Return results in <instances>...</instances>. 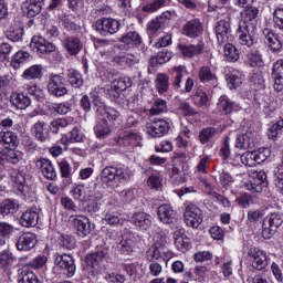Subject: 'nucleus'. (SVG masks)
Returning a JSON list of instances; mask_svg holds the SVG:
<instances>
[{
  "instance_id": "obj_60",
  "label": "nucleus",
  "mask_w": 283,
  "mask_h": 283,
  "mask_svg": "<svg viewBox=\"0 0 283 283\" xmlns=\"http://www.w3.org/2000/svg\"><path fill=\"white\" fill-rule=\"evenodd\" d=\"M212 258L213 253L209 251H199L195 253V262H209Z\"/></svg>"
},
{
  "instance_id": "obj_27",
  "label": "nucleus",
  "mask_w": 283,
  "mask_h": 283,
  "mask_svg": "<svg viewBox=\"0 0 283 283\" xmlns=\"http://www.w3.org/2000/svg\"><path fill=\"white\" fill-rule=\"evenodd\" d=\"M19 211V202L12 199H4L0 202V216L7 218L8 216H14Z\"/></svg>"
},
{
  "instance_id": "obj_57",
  "label": "nucleus",
  "mask_w": 283,
  "mask_h": 283,
  "mask_svg": "<svg viewBox=\"0 0 283 283\" xmlns=\"http://www.w3.org/2000/svg\"><path fill=\"white\" fill-rule=\"evenodd\" d=\"M229 136H226L223 138L222 146L220 148V156L223 158V160H228V158L231 156V144H229Z\"/></svg>"
},
{
  "instance_id": "obj_39",
  "label": "nucleus",
  "mask_w": 283,
  "mask_h": 283,
  "mask_svg": "<svg viewBox=\"0 0 283 283\" xmlns=\"http://www.w3.org/2000/svg\"><path fill=\"white\" fill-rule=\"evenodd\" d=\"M156 90L159 94H166L169 90V76L165 73H158L156 76Z\"/></svg>"
},
{
  "instance_id": "obj_18",
  "label": "nucleus",
  "mask_w": 283,
  "mask_h": 283,
  "mask_svg": "<svg viewBox=\"0 0 283 283\" xmlns=\"http://www.w3.org/2000/svg\"><path fill=\"white\" fill-rule=\"evenodd\" d=\"M217 106L222 116H229L230 114H233V112L240 109V105L235 104V102L231 101L227 95L220 96Z\"/></svg>"
},
{
  "instance_id": "obj_5",
  "label": "nucleus",
  "mask_w": 283,
  "mask_h": 283,
  "mask_svg": "<svg viewBox=\"0 0 283 283\" xmlns=\"http://www.w3.org/2000/svg\"><path fill=\"white\" fill-rule=\"evenodd\" d=\"M174 13H171V11H165L160 15L150 20L147 25V32L149 36H154L158 30H165V28H169Z\"/></svg>"
},
{
  "instance_id": "obj_58",
  "label": "nucleus",
  "mask_w": 283,
  "mask_h": 283,
  "mask_svg": "<svg viewBox=\"0 0 283 283\" xmlns=\"http://www.w3.org/2000/svg\"><path fill=\"white\" fill-rule=\"evenodd\" d=\"M72 195L74 200H77L78 202H87V197H85V189L83 186H76L73 188Z\"/></svg>"
},
{
  "instance_id": "obj_8",
  "label": "nucleus",
  "mask_w": 283,
  "mask_h": 283,
  "mask_svg": "<svg viewBox=\"0 0 283 283\" xmlns=\"http://www.w3.org/2000/svg\"><path fill=\"white\" fill-rule=\"evenodd\" d=\"M147 134L153 138H163L166 134H169V129H171V124L163 118H155L149 122L147 125Z\"/></svg>"
},
{
  "instance_id": "obj_30",
  "label": "nucleus",
  "mask_w": 283,
  "mask_h": 283,
  "mask_svg": "<svg viewBox=\"0 0 283 283\" xmlns=\"http://www.w3.org/2000/svg\"><path fill=\"white\" fill-rule=\"evenodd\" d=\"M11 103L17 109H28L32 105V99L23 93H12Z\"/></svg>"
},
{
  "instance_id": "obj_12",
  "label": "nucleus",
  "mask_w": 283,
  "mask_h": 283,
  "mask_svg": "<svg viewBox=\"0 0 283 283\" xmlns=\"http://www.w3.org/2000/svg\"><path fill=\"white\" fill-rule=\"evenodd\" d=\"M202 32H205V27L199 19H192L182 25L181 34L184 36H188L189 39H198V36H202Z\"/></svg>"
},
{
  "instance_id": "obj_25",
  "label": "nucleus",
  "mask_w": 283,
  "mask_h": 283,
  "mask_svg": "<svg viewBox=\"0 0 283 283\" xmlns=\"http://www.w3.org/2000/svg\"><path fill=\"white\" fill-rule=\"evenodd\" d=\"M237 149H253L255 147V142L253 139V133L248 132L245 134H241L237 136L235 139Z\"/></svg>"
},
{
  "instance_id": "obj_10",
  "label": "nucleus",
  "mask_w": 283,
  "mask_h": 283,
  "mask_svg": "<svg viewBox=\"0 0 283 283\" xmlns=\"http://www.w3.org/2000/svg\"><path fill=\"white\" fill-rule=\"evenodd\" d=\"M30 48L38 54H50L56 50V46L52 42L45 41V38L41 35H34L32 38Z\"/></svg>"
},
{
  "instance_id": "obj_37",
  "label": "nucleus",
  "mask_w": 283,
  "mask_h": 283,
  "mask_svg": "<svg viewBox=\"0 0 283 283\" xmlns=\"http://www.w3.org/2000/svg\"><path fill=\"white\" fill-rule=\"evenodd\" d=\"M179 50L184 54V56H188V59H191L192 56L202 54V51L205 50V43L199 42L197 45H179Z\"/></svg>"
},
{
  "instance_id": "obj_48",
  "label": "nucleus",
  "mask_w": 283,
  "mask_h": 283,
  "mask_svg": "<svg viewBox=\"0 0 283 283\" xmlns=\"http://www.w3.org/2000/svg\"><path fill=\"white\" fill-rule=\"evenodd\" d=\"M69 125H70V122H67L66 118H56L50 123L49 129L50 132H52V134H59L60 129H63Z\"/></svg>"
},
{
  "instance_id": "obj_17",
  "label": "nucleus",
  "mask_w": 283,
  "mask_h": 283,
  "mask_svg": "<svg viewBox=\"0 0 283 283\" xmlns=\"http://www.w3.org/2000/svg\"><path fill=\"white\" fill-rule=\"evenodd\" d=\"M255 29L249 25H239V43L245 48H252L253 43H255Z\"/></svg>"
},
{
  "instance_id": "obj_49",
  "label": "nucleus",
  "mask_w": 283,
  "mask_h": 283,
  "mask_svg": "<svg viewBox=\"0 0 283 283\" xmlns=\"http://www.w3.org/2000/svg\"><path fill=\"white\" fill-rule=\"evenodd\" d=\"M19 283H41L39 276L32 271L23 270L19 276Z\"/></svg>"
},
{
  "instance_id": "obj_46",
  "label": "nucleus",
  "mask_w": 283,
  "mask_h": 283,
  "mask_svg": "<svg viewBox=\"0 0 283 283\" xmlns=\"http://www.w3.org/2000/svg\"><path fill=\"white\" fill-rule=\"evenodd\" d=\"M167 3V0H154L153 2L146 3L142 10L143 12H148L151 14V12H157V10H160V8H165Z\"/></svg>"
},
{
  "instance_id": "obj_40",
  "label": "nucleus",
  "mask_w": 283,
  "mask_h": 283,
  "mask_svg": "<svg viewBox=\"0 0 283 283\" xmlns=\"http://www.w3.org/2000/svg\"><path fill=\"white\" fill-rule=\"evenodd\" d=\"M223 51H224V56L230 63H235V61L240 59V52L238 51V48H235V45L229 42H226L223 46Z\"/></svg>"
},
{
  "instance_id": "obj_52",
  "label": "nucleus",
  "mask_w": 283,
  "mask_h": 283,
  "mask_svg": "<svg viewBox=\"0 0 283 283\" xmlns=\"http://www.w3.org/2000/svg\"><path fill=\"white\" fill-rule=\"evenodd\" d=\"M7 39L13 43H19L23 39V28L18 27L7 31Z\"/></svg>"
},
{
  "instance_id": "obj_61",
  "label": "nucleus",
  "mask_w": 283,
  "mask_h": 283,
  "mask_svg": "<svg viewBox=\"0 0 283 283\" xmlns=\"http://www.w3.org/2000/svg\"><path fill=\"white\" fill-rule=\"evenodd\" d=\"M9 264H12V253L3 251L0 253V269H6Z\"/></svg>"
},
{
  "instance_id": "obj_20",
  "label": "nucleus",
  "mask_w": 283,
  "mask_h": 283,
  "mask_svg": "<svg viewBox=\"0 0 283 283\" xmlns=\"http://www.w3.org/2000/svg\"><path fill=\"white\" fill-rule=\"evenodd\" d=\"M264 42L272 50V52H280L282 50V41L280 35L273 33L271 29L263 30Z\"/></svg>"
},
{
  "instance_id": "obj_22",
  "label": "nucleus",
  "mask_w": 283,
  "mask_h": 283,
  "mask_svg": "<svg viewBox=\"0 0 283 283\" xmlns=\"http://www.w3.org/2000/svg\"><path fill=\"white\" fill-rule=\"evenodd\" d=\"M0 160L11 163V165H18L23 160V153L15 150V148H6L0 153Z\"/></svg>"
},
{
  "instance_id": "obj_24",
  "label": "nucleus",
  "mask_w": 283,
  "mask_h": 283,
  "mask_svg": "<svg viewBox=\"0 0 283 283\" xmlns=\"http://www.w3.org/2000/svg\"><path fill=\"white\" fill-rule=\"evenodd\" d=\"M105 255H107V250H97L88 253L85 256V263L91 269H97V266H101V262L105 260Z\"/></svg>"
},
{
  "instance_id": "obj_1",
  "label": "nucleus",
  "mask_w": 283,
  "mask_h": 283,
  "mask_svg": "<svg viewBox=\"0 0 283 283\" xmlns=\"http://www.w3.org/2000/svg\"><path fill=\"white\" fill-rule=\"evenodd\" d=\"M99 176L102 185H105V187L114 189L118 187L120 182H127V180H129V178H132L134 174L132 172V170H128L127 168L106 166L101 171Z\"/></svg>"
},
{
  "instance_id": "obj_44",
  "label": "nucleus",
  "mask_w": 283,
  "mask_h": 283,
  "mask_svg": "<svg viewBox=\"0 0 283 283\" xmlns=\"http://www.w3.org/2000/svg\"><path fill=\"white\" fill-rule=\"evenodd\" d=\"M30 59V53L25 51H18L11 60V65L14 70H19L21 64L25 63Z\"/></svg>"
},
{
  "instance_id": "obj_19",
  "label": "nucleus",
  "mask_w": 283,
  "mask_h": 283,
  "mask_svg": "<svg viewBox=\"0 0 283 283\" xmlns=\"http://www.w3.org/2000/svg\"><path fill=\"white\" fill-rule=\"evenodd\" d=\"M35 167L40 169L41 174L46 178V180H54L56 178V170L52 161L45 158L36 160Z\"/></svg>"
},
{
  "instance_id": "obj_36",
  "label": "nucleus",
  "mask_w": 283,
  "mask_h": 283,
  "mask_svg": "<svg viewBox=\"0 0 283 283\" xmlns=\"http://www.w3.org/2000/svg\"><path fill=\"white\" fill-rule=\"evenodd\" d=\"M157 216L164 224H171L174 220V209L169 205H161L158 207Z\"/></svg>"
},
{
  "instance_id": "obj_32",
  "label": "nucleus",
  "mask_w": 283,
  "mask_h": 283,
  "mask_svg": "<svg viewBox=\"0 0 283 283\" xmlns=\"http://www.w3.org/2000/svg\"><path fill=\"white\" fill-rule=\"evenodd\" d=\"M46 123L43 120H38L31 127V134L34 136L36 140L40 143H46L48 140V133H45Z\"/></svg>"
},
{
  "instance_id": "obj_28",
  "label": "nucleus",
  "mask_w": 283,
  "mask_h": 283,
  "mask_svg": "<svg viewBox=\"0 0 283 283\" xmlns=\"http://www.w3.org/2000/svg\"><path fill=\"white\" fill-rule=\"evenodd\" d=\"M22 78L24 81H41L43 78V65L34 64L25 69Z\"/></svg>"
},
{
  "instance_id": "obj_33",
  "label": "nucleus",
  "mask_w": 283,
  "mask_h": 283,
  "mask_svg": "<svg viewBox=\"0 0 283 283\" xmlns=\"http://www.w3.org/2000/svg\"><path fill=\"white\" fill-rule=\"evenodd\" d=\"M0 143L8 145L12 149L19 147V136L12 130L0 132Z\"/></svg>"
},
{
  "instance_id": "obj_47",
  "label": "nucleus",
  "mask_w": 283,
  "mask_h": 283,
  "mask_svg": "<svg viewBox=\"0 0 283 283\" xmlns=\"http://www.w3.org/2000/svg\"><path fill=\"white\" fill-rule=\"evenodd\" d=\"M193 101L197 107H209V95L202 90L196 92Z\"/></svg>"
},
{
  "instance_id": "obj_45",
  "label": "nucleus",
  "mask_w": 283,
  "mask_h": 283,
  "mask_svg": "<svg viewBox=\"0 0 283 283\" xmlns=\"http://www.w3.org/2000/svg\"><path fill=\"white\" fill-rule=\"evenodd\" d=\"M111 87H113L114 90H117L118 92H125L127 87H132V80L129 77L115 78L111 83Z\"/></svg>"
},
{
  "instance_id": "obj_55",
  "label": "nucleus",
  "mask_w": 283,
  "mask_h": 283,
  "mask_svg": "<svg viewBox=\"0 0 283 283\" xmlns=\"http://www.w3.org/2000/svg\"><path fill=\"white\" fill-rule=\"evenodd\" d=\"M282 129H283V119H280L268 129L269 138H271L272 140H275V138H277V134H280Z\"/></svg>"
},
{
  "instance_id": "obj_51",
  "label": "nucleus",
  "mask_w": 283,
  "mask_h": 283,
  "mask_svg": "<svg viewBox=\"0 0 283 283\" xmlns=\"http://www.w3.org/2000/svg\"><path fill=\"white\" fill-rule=\"evenodd\" d=\"M76 244V241L74 240V237L70 234H61L59 238V245L62 247V249L72 250L74 249Z\"/></svg>"
},
{
  "instance_id": "obj_29",
  "label": "nucleus",
  "mask_w": 283,
  "mask_h": 283,
  "mask_svg": "<svg viewBox=\"0 0 283 283\" xmlns=\"http://www.w3.org/2000/svg\"><path fill=\"white\" fill-rule=\"evenodd\" d=\"M120 114L114 108H105V106H98L97 108V119L102 123H112V120H116Z\"/></svg>"
},
{
  "instance_id": "obj_6",
  "label": "nucleus",
  "mask_w": 283,
  "mask_h": 283,
  "mask_svg": "<svg viewBox=\"0 0 283 283\" xmlns=\"http://www.w3.org/2000/svg\"><path fill=\"white\" fill-rule=\"evenodd\" d=\"M95 30L102 36H109V34H116L120 30V22L114 18H102L96 20Z\"/></svg>"
},
{
  "instance_id": "obj_59",
  "label": "nucleus",
  "mask_w": 283,
  "mask_h": 283,
  "mask_svg": "<svg viewBox=\"0 0 283 283\" xmlns=\"http://www.w3.org/2000/svg\"><path fill=\"white\" fill-rule=\"evenodd\" d=\"M253 180H255L256 185L263 189V187H266L269 185L266 182V172L264 170L252 172Z\"/></svg>"
},
{
  "instance_id": "obj_23",
  "label": "nucleus",
  "mask_w": 283,
  "mask_h": 283,
  "mask_svg": "<svg viewBox=\"0 0 283 283\" xmlns=\"http://www.w3.org/2000/svg\"><path fill=\"white\" fill-rule=\"evenodd\" d=\"M63 48L66 50L67 54L76 56V54L83 50V44L78 38L69 36L63 41Z\"/></svg>"
},
{
  "instance_id": "obj_41",
  "label": "nucleus",
  "mask_w": 283,
  "mask_h": 283,
  "mask_svg": "<svg viewBox=\"0 0 283 283\" xmlns=\"http://www.w3.org/2000/svg\"><path fill=\"white\" fill-rule=\"evenodd\" d=\"M138 138V135L135 133H132L129 130H126L124 133H120L117 139V144L120 147H132V142L136 140Z\"/></svg>"
},
{
  "instance_id": "obj_31",
  "label": "nucleus",
  "mask_w": 283,
  "mask_h": 283,
  "mask_svg": "<svg viewBox=\"0 0 283 283\" xmlns=\"http://www.w3.org/2000/svg\"><path fill=\"white\" fill-rule=\"evenodd\" d=\"M220 134V130L213 126H208L202 128L199 132L198 140L201 143V145H208V143H211L213 138H216Z\"/></svg>"
},
{
  "instance_id": "obj_11",
  "label": "nucleus",
  "mask_w": 283,
  "mask_h": 283,
  "mask_svg": "<svg viewBox=\"0 0 283 283\" xmlns=\"http://www.w3.org/2000/svg\"><path fill=\"white\" fill-rule=\"evenodd\" d=\"M214 32L219 45H224V43H229V36H231V21H218L214 27Z\"/></svg>"
},
{
  "instance_id": "obj_43",
  "label": "nucleus",
  "mask_w": 283,
  "mask_h": 283,
  "mask_svg": "<svg viewBox=\"0 0 283 283\" xmlns=\"http://www.w3.org/2000/svg\"><path fill=\"white\" fill-rule=\"evenodd\" d=\"M67 81L72 87L78 88L83 85V75L74 69L69 70Z\"/></svg>"
},
{
  "instance_id": "obj_42",
  "label": "nucleus",
  "mask_w": 283,
  "mask_h": 283,
  "mask_svg": "<svg viewBox=\"0 0 283 283\" xmlns=\"http://www.w3.org/2000/svg\"><path fill=\"white\" fill-rule=\"evenodd\" d=\"M167 109V101L157 98L154 101V104L149 109V114L150 116H158L159 114H165Z\"/></svg>"
},
{
  "instance_id": "obj_35",
  "label": "nucleus",
  "mask_w": 283,
  "mask_h": 283,
  "mask_svg": "<svg viewBox=\"0 0 283 283\" xmlns=\"http://www.w3.org/2000/svg\"><path fill=\"white\" fill-rule=\"evenodd\" d=\"M132 222L135 227H139V229H143L144 231H147V229L151 227V219L145 212H136L133 214Z\"/></svg>"
},
{
  "instance_id": "obj_21",
  "label": "nucleus",
  "mask_w": 283,
  "mask_h": 283,
  "mask_svg": "<svg viewBox=\"0 0 283 283\" xmlns=\"http://www.w3.org/2000/svg\"><path fill=\"white\" fill-rule=\"evenodd\" d=\"M19 223L27 229L36 227V224H39V212H36V209H28L23 212L19 219Z\"/></svg>"
},
{
  "instance_id": "obj_16",
  "label": "nucleus",
  "mask_w": 283,
  "mask_h": 283,
  "mask_svg": "<svg viewBox=\"0 0 283 283\" xmlns=\"http://www.w3.org/2000/svg\"><path fill=\"white\" fill-rule=\"evenodd\" d=\"M43 6H45V0H25L22 3V10L27 17L34 18L36 14H41Z\"/></svg>"
},
{
  "instance_id": "obj_64",
  "label": "nucleus",
  "mask_w": 283,
  "mask_h": 283,
  "mask_svg": "<svg viewBox=\"0 0 283 283\" xmlns=\"http://www.w3.org/2000/svg\"><path fill=\"white\" fill-rule=\"evenodd\" d=\"M276 179L274 180L275 187L280 193L283 195V169H277Z\"/></svg>"
},
{
  "instance_id": "obj_50",
  "label": "nucleus",
  "mask_w": 283,
  "mask_h": 283,
  "mask_svg": "<svg viewBox=\"0 0 283 283\" xmlns=\"http://www.w3.org/2000/svg\"><path fill=\"white\" fill-rule=\"evenodd\" d=\"M185 69L182 66L176 67L172 72V86L175 90H180V83H182V78L185 77Z\"/></svg>"
},
{
  "instance_id": "obj_26",
  "label": "nucleus",
  "mask_w": 283,
  "mask_h": 283,
  "mask_svg": "<svg viewBox=\"0 0 283 283\" xmlns=\"http://www.w3.org/2000/svg\"><path fill=\"white\" fill-rule=\"evenodd\" d=\"M175 247H177L178 251H181V253H186V251L191 249V239L185 234V230L175 232Z\"/></svg>"
},
{
  "instance_id": "obj_38",
  "label": "nucleus",
  "mask_w": 283,
  "mask_h": 283,
  "mask_svg": "<svg viewBox=\"0 0 283 283\" xmlns=\"http://www.w3.org/2000/svg\"><path fill=\"white\" fill-rule=\"evenodd\" d=\"M120 43H125L126 45H140L143 43V38L136 31H130L119 39Z\"/></svg>"
},
{
  "instance_id": "obj_53",
  "label": "nucleus",
  "mask_w": 283,
  "mask_h": 283,
  "mask_svg": "<svg viewBox=\"0 0 283 283\" xmlns=\"http://www.w3.org/2000/svg\"><path fill=\"white\" fill-rule=\"evenodd\" d=\"M109 124H107V122L98 120V124L95 127L97 138H107V136H109Z\"/></svg>"
},
{
  "instance_id": "obj_54",
  "label": "nucleus",
  "mask_w": 283,
  "mask_h": 283,
  "mask_svg": "<svg viewBox=\"0 0 283 283\" xmlns=\"http://www.w3.org/2000/svg\"><path fill=\"white\" fill-rule=\"evenodd\" d=\"M254 160L256 161V165H260L271 156V149L269 148H260L259 150H254Z\"/></svg>"
},
{
  "instance_id": "obj_7",
  "label": "nucleus",
  "mask_w": 283,
  "mask_h": 283,
  "mask_svg": "<svg viewBox=\"0 0 283 283\" xmlns=\"http://www.w3.org/2000/svg\"><path fill=\"white\" fill-rule=\"evenodd\" d=\"M203 218L205 217L202 216V210L198 206L190 203L186 207L184 219L187 227L198 229L200 224H202Z\"/></svg>"
},
{
  "instance_id": "obj_14",
  "label": "nucleus",
  "mask_w": 283,
  "mask_h": 283,
  "mask_svg": "<svg viewBox=\"0 0 283 283\" xmlns=\"http://www.w3.org/2000/svg\"><path fill=\"white\" fill-rule=\"evenodd\" d=\"M36 235L32 232H23L18 237L15 248L18 251H30L36 247Z\"/></svg>"
},
{
  "instance_id": "obj_62",
  "label": "nucleus",
  "mask_w": 283,
  "mask_h": 283,
  "mask_svg": "<svg viewBox=\"0 0 283 283\" xmlns=\"http://www.w3.org/2000/svg\"><path fill=\"white\" fill-rule=\"evenodd\" d=\"M248 59L252 63L251 65H260V63H262V54L258 50L250 51Z\"/></svg>"
},
{
  "instance_id": "obj_34",
  "label": "nucleus",
  "mask_w": 283,
  "mask_h": 283,
  "mask_svg": "<svg viewBox=\"0 0 283 283\" xmlns=\"http://www.w3.org/2000/svg\"><path fill=\"white\" fill-rule=\"evenodd\" d=\"M199 80L201 83H209L213 87L218 85V77L216 76V73L211 71L210 66H202L199 71Z\"/></svg>"
},
{
  "instance_id": "obj_9",
  "label": "nucleus",
  "mask_w": 283,
  "mask_h": 283,
  "mask_svg": "<svg viewBox=\"0 0 283 283\" xmlns=\"http://www.w3.org/2000/svg\"><path fill=\"white\" fill-rule=\"evenodd\" d=\"M269 228H263L262 235L266 240H271V235H275L277 233V229H280L283 224V217L280 212H272L268 216Z\"/></svg>"
},
{
  "instance_id": "obj_13",
  "label": "nucleus",
  "mask_w": 283,
  "mask_h": 283,
  "mask_svg": "<svg viewBox=\"0 0 283 283\" xmlns=\"http://www.w3.org/2000/svg\"><path fill=\"white\" fill-rule=\"evenodd\" d=\"M248 255L252 259V268L256 271H264L269 266L266 253L258 248H251Z\"/></svg>"
},
{
  "instance_id": "obj_56",
  "label": "nucleus",
  "mask_w": 283,
  "mask_h": 283,
  "mask_svg": "<svg viewBox=\"0 0 283 283\" xmlns=\"http://www.w3.org/2000/svg\"><path fill=\"white\" fill-rule=\"evenodd\" d=\"M241 163L242 165H245V167H255V165H258L253 151H247L243 155H241Z\"/></svg>"
},
{
  "instance_id": "obj_4",
  "label": "nucleus",
  "mask_w": 283,
  "mask_h": 283,
  "mask_svg": "<svg viewBox=\"0 0 283 283\" xmlns=\"http://www.w3.org/2000/svg\"><path fill=\"white\" fill-rule=\"evenodd\" d=\"M69 221L73 224L76 235L80 238H87L92 233V222L90 218L81 214H71Z\"/></svg>"
},
{
  "instance_id": "obj_63",
  "label": "nucleus",
  "mask_w": 283,
  "mask_h": 283,
  "mask_svg": "<svg viewBox=\"0 0 283 283\" xmlns=\"http://www.w3.org/2000/svg\"><path fill=\"white\" fill-rule=\"evenodd\" d=\"M273 21L280 30H283V9H276L273 14Z\"/></svg>"
},
{
  "instance_id": "obj_2",
  "label": "nucleus",
  "mask_w": 283,
  "mask_h": 283,
  "mask_svg": "<svg viewBox=\"0 0 283 283\" xmlns=\"http://www.w3.org/2000/svg\"><path fill=\"white\" fill-rule=\"evenodd\" d=\"M54 265L66 277H74L76 273V263H74V258L70 254H54Z\"/></svg>"
},
{
  "instance_id": "obj_15",
  "label": "nucleus",
  "mask_w": 283,
  "mask_h": 283,
  "mask_svg": "<svg viewBox=\"0 0 283 283\" xmlns=\"http://www.w3.org/2000/svg\"><path fill=\"white\" fill-rule=\"evenodd\" d=\"M260 10L255 7H248L243 12H241V22L239 25H248V28L255 29L258 25V14Z\"/></svg>"
},
{
  "instance_id": "obj_3",
  "label": "nucleus",
  "mask_w": 283,
  "mask_h": 283,
  "mask_svg": "<svg viewBox=\"0 0 283 283\" xmlns=\"http://www.w3.org/2000/svg\"><path fill=\"white\" fill-rule=\"evenodd\" d=\"M48 92L51 96L60 98L67 94V87L65 86V77L62 74L51 73L49 75Z\"/></svg>"
}]
</instances>
